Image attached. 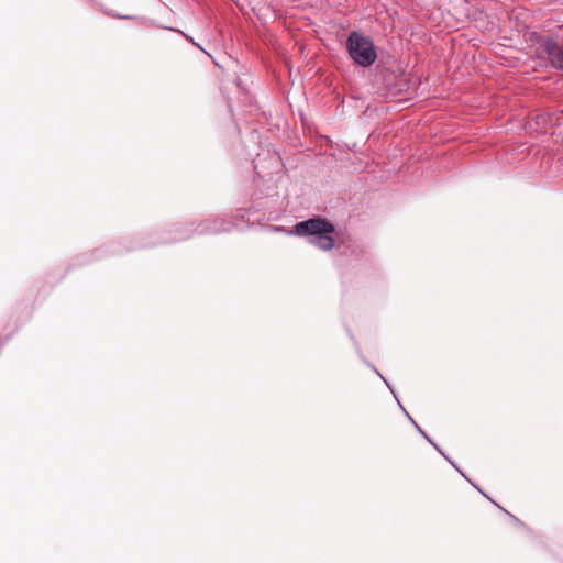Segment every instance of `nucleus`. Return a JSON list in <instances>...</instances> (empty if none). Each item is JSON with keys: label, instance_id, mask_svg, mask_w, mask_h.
Wrapping results in <instances>:
<instances>
[{"label": "nucleus", "instance_id": "obj_5", "mask_svg": "<svg viewBox=\"0 0 563 563\" xmlns=\"http://www.w3.org/2000/svg\"><path fill=\"white\" fill-rule=\"evenodd\" d=\"M418 431H420V433L424 435L423 430H421V428H418Z\"/></svg>", "mask_w": 563, "mask_h": 563}, {"label": "nucleus", "instance_id": "obj_6", "mask_svg": "<svg viewBox=\"0 0 563 563\" xmlns=\"http://www.w3.org/2000/svg\"><path fill=\"white\" fill-rule=\"evenodd\" d=\"M424 439H426L427 441H430V438H429L428 435H426V434H424Z\"/></svg>", "mask_w": 563, "mask_h": 563}, {"label": "nucleus", "instance_id": "obj_7", "mask_svg": "<svg viewBox=\"0 0 563 563\" xmlns=\"http://www.w3.org/2000/svg\"><path fill=\"white\" fill-rule=\"evenodd\" d=\"M424 439H426L427 441H430V438H429L428 435H426V434H424Z\"/></svg>", "mask_w": 563, "mask_h": 563}, {"label": "nucleus", "instance_id": "obj_4", "mask_svg": "<svg viewBox=\"0 0 563 563\" xmlns=\"http://www.w3.org/2000/svg\"><path fill=\"white\" fill-rule=\"evenodd\" d=\"M418 431H420V433L424 435L423 430H421V428H418Z\"/></svg>", "mask_w": 563, "mask_h": 563}, {"label": "nucleus", "instance_id": "obj_1", "mask_svg": "<svg viewBox=\"0 0 563 563\" xmlns=\"http://www.w3.org/2000/svg\"><path fill=\"white\" fill-rule=\"evenodd\" d=\"M273 230L276 232L283 231L287 234L307 236L310 244L323 251H329L334 246V227L323 219H310L299 222L295 225L294 230H284L279 227H274Z\"/></svg>", "mask_w": 563, "mask_h": 563}, {"label": "nucleus", "instance_id": "obj_3", "mask_svg": "<svg viewBox=\"0 0 563 563\" xmlns=\"http://www.w3.org/2000/svg\"><path fill=\"white\" fill-rule=\"evenodd\" d=\"M538 44L537 54L540 57H548L555 68L563 69V48L551 37H542Z\"/></svg>", "mask_w": 563, "mask_h": 563}, {"label": "nucleus", "instance_id": "obj_2", "mask_svg": "<svg viewBox=\"0 0 563 563\" xmlns=\"http://www.w3.org/2000/svg\"><path fill=\"white\" fill-rule=\"evenodd\" d=\"M351 58L361 66H369L376 59V52L372 41L364 35L353 32L346 42Z\"/></svg>", "mask_w": 563, "mask_h": 563}, {"label": "nucleus", "instance_id": "obj_8", "mask_svg": "<svg viewBox=\"0 0 563 563\" xmlns=\"http://www.w3.org/2000/svg\"><path fill=\"white\" fill-rule=\"evenodd\" d=\"M424 439H426L427 441H430V438H429L428 435H426V434H424Z\"/></svg>", "mask_w": 563, "mask_h": 563}]
</instances>
